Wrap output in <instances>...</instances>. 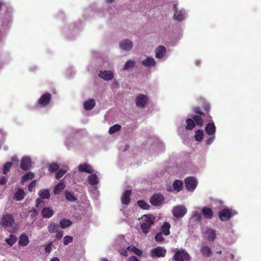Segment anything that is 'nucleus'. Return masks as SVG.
I'll list each match as a JSON object with an SVG mask.
<instances>
[{
	"label": "nucleus",
	"instance_id": "1",
	"mask_svg": "<svg viewBox=\"0 0 261 261\" xmlns=\"http://www.w3.org/2000/svg\"><path fill=\"white\" fill-rule=\"evenodd\" d=\"M142 219L143 222L140 225L141 229L143 233L147 234L151 227L154 225L155 218L153 215H145Z\"/></svg>",
	"mask_w": 261,
	"mask_h": 261
},
{
	"label": "nucleus",
	"instance_id": "2",
	"mask_svg": "<svg viewBox=\"0 0 261 261\" xmlns=\"http://www.w3.org/2000/svg\"><path fill=\"white\" fill-rule=\"evenodd\" d=\"M237 214V212L234 210L227 207L220 211L218 213V216L222 221H228L232 216Z\"/></svg>",
	"mask_w": 261,
	"mask_h": 261
},
{
	"label": "nucleus",
	"instance_id": "3",
	"mask_svg": "<svg viewBox=\"0 0 261 261\" xmlns=\"http://www.w3.org/2000/svg\"><path fill=\"white\" fill-rule=\"evenodd\" d=\"M15 223L13 216L11 214L7 213L3 215L1 219L2 225L6 229L11 227Z\"/></svg>",
	"mask_w": 261,
	"mask_h": 261
},
{
	"label": "nucleus",
	"instance_id": "4",
	"mask_svg": "<svg viewBox=\"0 0 261 261\" xmlns=\"http://www.w3.org/2000/svg\"><path fill=\"white\" fill-rule=\"evenodd\" d=\"M190 257L188 252L183 249L175 252L173 259L175 261H189Z\"/></svg>",
	"mask_w": 261,
	"mask_h": 261
},
{
	"label": "nucleus",
	"instance_id": "5",
	"mask_svg": "<svg viewBox=\"0 0 261 261\" xmlns=\"http://www.w3.org/2000/svg\"><path fill=\"white\" fill-rule=\"evenodd\" d=\"M187 212V210L185 206L179 205L173 207L172 210L173 215L176 218L183 217Z\"/></svg>",
	"mask_w": 261,
	"mask_h": 261
},
{
	"label": "nucleus",
	"instance_id": "6",
	"mask_svg": "<svg viewBox=\"0 0 261 261\" xmlns=\"http://www.w3.org/2000/svg\"><path fill=\"white\" fill-rule=\"evenodd\" d=\"M166 249L161 246H158L150 251V256L152 257H165L166 254Z\"/></svg>",
	"mask_w": 261,
	"mask_h": 261
},
{
	"label": "nucleus",
	"instance_id": "7",
	"mask_svg": "<svg viewBox=\"0 0 261 261\" xmlns=\"http://www.w3.org/2000/svg\"><path fill=\"white\" fill-rule=\"evenodd\" d=\"M185 182L186 189L191 192L195 190L197 185L196 178L193 177L186 178L185 180Z\"/></svg>",
	"mask_w": 261,
	"mask_h": 261
},
{
	"label": "nucleus",
	"instance_id": "8",
	"mask_svg": "<svg viewBox=\"0 0 261 261\" xmlns=\"http://www.w3.org/2000/svg\"><path fill=\"white\" fill-rule=\"evenodd\" d=\"M51 99V95L49 93H45L42 95L38 99V102L42 107L47 106Z\"/></svg>",
	"mask_w": 261,
	"mask_h": 261
},
{
	"label": "nucleus",
	"instance_id": "9",
	"mask_svg": "<svg viewBox=\"0 0 261 261\" xmlns=\"http://www.w3.org/2000/svg\"><path fill=\"white\" fill-rule=\"evenodd\" d=\"M164 200V196L160 194H153L150 198V202L152 205H160Z\"/></svg>",
	"mask_w": 261,
	"mask_h": 261
},
{
	"label": "nucleus",
	"instance_id": "10",
	"mask_svg": "<svg viewBox=\"0 0 261 261\" xmlns=\"http://www.w3.org/2000/svg\"><path fill=\"white\" fill-rule=\"evenodd\" d=\"M147 103V97L144 94H139L136 98V105L137 107L144 108Z\"/></svg>",
	"mask_w": 261,
	"mask_h": 261
},
{
	"label": "nucleus",
	"instance_id": "11",
	"mask_svg": "<svg viewBox=\"0 0 261 261\" xmlns=\"http://www.w3.org/2000/svg\"><path fill=\"white\" fill-rule=\"evenodd\" d=\"M31 167V160L29 157H23L21 161L20 168L24 171L30 169Z\"/></svg>",
	"mask_w": 261,
	"mask_h": 261
},
{
	"label": "nucleus",
	"instance_id": "12",
	"mask_svg": "<svg viewBox=\"0 0 261 261\" xmlns=\"http://www.w3.org/2000/svg\"><path fill=\"white\" fill-rule=\"evenodd\" d=\"M98 75L105 81H110L114 77V73L111 70L100 71Z\"/></svg>",
	"mask_w": 261,
	"mask_h": 261
},
{
	"label": "nucleus",
	"instance_id": "13",
	"mask_svg": "<svg viewBox=\"0 0 261 261\" xmlns=\"http://www.w3.org/2000/svg\"><path fill=\"white\" fill-rule=\"evenodd\" d=\"M119 46L122 49L128 51L133 47V42L128 39H125L120 42Z\"/></svg>",
	"mask_w": 261,
	"mask_h": 261
},
{
	"label": "nucleus",
	"instance_id": "14",
	"mask_svg": "<svg viewBox=\"0 0 261 261\" xmlns=\"http://www.w3.org/2000/svg\"><path fill=\"white\" fill-rule=\"evenodd\" d=\"M78 169L82 172H86L90 174H92L93 172L92 166L87 163L80 164L78 166Z\"/></svg>",
	"mask_w": 261,
	"mask_h": 261
},
{
	"label": "nucleus",
	"instance_id": "15",
	"mask_svg": "<svg viewBox=\"0 0 261 261\" xmlns=\"http://www.w3.org/2000/svg\"><path fill=\"white\" fill-rule=\"evenodd\" d=\"M132 195V191L131 190H126L123 193L121 197V201L122 204L127 205L128 204L130 201V196Z\"/></svg>",
	"mask_w": 261,
	"mask_h": 261
},
{
	"label": "nucleus",
	"instance_id": "16",
	"mask_svg": "<svg viewBox=\"0 0 261 261\" xmlns=\"http://www.w3.org/2000/svg\"><path fill=\"white\" fill-rule=\"evenodd\" d=\"M201 212L204 218L207 220H211L212 219L214 213L211 208L204 206L202 208Z\"/></svg>",
	"mask_w": 261,
	"mask_h": 261
},
{
	"label": "nucleus",
	"instance_id": "17",
	"mask_svg": "<svg viewBox=\"0 0 261 261\" xmlns=\"http://www.w3.org/2000/svg\"><path fill=\"white\" fill-rule=\"evenodd\" d=\"M54 214V211L49 207H43L41 211L42 216L44 218H49Z\"/></svg>",
	"mask_w": 261,
	"mask_h": 261
},
{
	"label": "nucleus",
	"instance_id": "18",
	"mask_svg": "<svg viewBox=\"0 0 261 261\" xmlns=\"http://www.w3.org/2000/svg\"><path fill=\"white\" fill-rule=\"evenodd\" d=\"M206 133L212 136L214 135L216 132V126L213 122L208 123L205 128Z\"/></svg>",
	"mask_w": 261,
	"mask_h": 261
},
{
	"label": "nucleus",
	"instance_id": "19",
	"mask_svg": "<svg viewBox=\"0 0 261 261\" xmlns=\"http://www.w3.org/2000/svg\"><path fill=\"white\" fill-rule=\"evenodd\" d=\"M166 53V48L163 45L158 46L155 49L156 58H163Z\"/></svg>",
	"mask_w": 261,
	"mask_h": 261
},
{
	"label": "nucleus",
	"instance_id": "20",
	"mask_svg": "<svg viewBox=\"0 0 261 261\" xmlns=\"http://www.w3.org/2000/svg\"><path fill=\"white\" fill-rule=\"evenodd\" d=\"M96 103L94 99L91 98L86 101L84 103V108L87 111L91 110L95 106Z\"/></svg>",
	"mask_w": 261,
	"mask_h": 261
},
{
	"label": "nucleus",
	"instance_id": "21",
	"mask_svg": "<svg viewBox=\"0 0 261 261\" xmlns=\"http://www.w3.org/2000/svg\"><path fill=\"white\" fill-rule=\"evenodd\" d=\"M173 8L175 11V13L174 15V18L178 21H181L184 19V13L182 11H177V4H174Z\"/></svg>",
	"mask_w": 261,
	"mask_h": 261
},
{
	"label": "nucleus",
	"instance_id": "22",
	"mask_svg": "<svg viewBox=\"0 0 261 261\" xmlns=\"http://www.w3.org/2000/svg\"><path fill=\"white\" fill-rule=\"evenodd\" d=\"M29 239L28 237L24 233L21 234L18 241L19 245L22 246H26L29 244Z\"/></svg>",
	"mask_w": 261,
	"mask_h": 261
},
{
	"label": "nucleus",
	"instance_id": "23",
	"mask_svg": "<svg viewBox=\"0 0 261 261\" xmlns=\"http://www.w3.org/2000/svg\"><path fill=\"white\" fill-rule=\"evenodd\" d=\"M142 64L146 67L154 66L155 65V61L153 58L148 57L146 59L142 61Z\"/></svg>",
	"mask_w": 261,
	"mask_h": 261
},
{
	"label": "nucleus",
	"instance_id": "24",
	"mask_svg": "<svg viewBox=\"0 0 261 261\" xmlns=\"http://www.w3.org/2000/svg\"><path fill=\"white\" fill-rule=\"evenodd\" d=\"M173 187L177 192H180L183 188V182L180 180H175L173 183Z\"/></svg>",
	"mask_w": 261,
	"mask_h": 261
},
{
	"label": "nucleus",
	"instance_id": "25",
	"mask_svg": "<svg viewBox=\"0 0 261 261\" xmlns=\"http://www.w3.org/2000/svg\"><path fill=\"white\" fill-rule=\"evenodd\" d=\"M170 224L169 223L165 222L164 223L163 225L161 227L162 232L164 233L165 236H168L170 234Z\"/></svg>",
	"mask_w": 261,
	"mask_h": 261
},
{
	"label": "nucleus",
	"instance_id": "26",
	"mask_svg": "<svg viewBox=\"0 0 261 261\" xmlns=\"http://www.w3.org/2000/svg\"><path fill=\"white\" fill-rule=\"evenodd\" d=\"M59 225L56 223H50L47 227L48 231L50 233H55L59 230Z\"/></svg>",
	"mask_w": 261,
	"mask_h": 261
},
{
	"label": "nucleus",
	"instance_id": "27",
	"mask_svg": "<svg viewBox=\"0 0 261 261\" xmlns=\"http://www.w3.org/2000/svg\"><path fill=\"white\" fill-rule=\"evenodd\" d=\"M88 182L91 185H96L98 184V178L95 174H92L88 176Z\"/></svg>",
	"mask_w": 261,
	"mask_h": 261
},
{
	"label": "nucleus",
	"instance_id": "28",
	"mask_svg": "<svg viewBox=\"0 0 261 261\" xmlns=\"http://www.w3.org/2000/svg\"><path fill=\"white\" fill-rule=\"evenodd\" d=\"M35 177V175L33 173L31 172H29L25 173L22 177H21V183L23 184L24 182L27 180H31L33 179Z\"/></svg>",
	"mask_w": 261,
	"mask_h": 261
},
{
	"label": "nucleus",
	"instance_id": "29",
	"mask_svg": "<svg viewBox=\"0 0 261 261\" xmlns=\"http://www.w3.org/2000/svg\"><path fill=\"white\" fill-rule=\"evenodd\" d=\"M208 240L210 241H214L216 237V231L212 229H207L206 231Z\"/></svg>",
	"mask_w": 261,
	"mask_h": 261
},
{
	"label": "nucleus",
	"instance_id": "30",
	"mask_svg": "<svg viewBox=\"0 0 261 261\" xmlns=\"http://www.w3.org/2000/svg\"><path fill=\"white\" fill-rule=\"evenodd\" d=\"M127 250L128 251H131L133 252L138 256H140L142 255V251L141 250L137 248L136 247L134 246L133 245L128 246L127 247Z\"/></svg>",
	"mask_w": 261,
	"mask_h": 261
},
{
	"label": "nucleus",
	"instance_id": "31",
	"mask_svg": "<svg viewBox=\"0 0 261 261\" xmlns=\"http://www.w3.org/2000/svg\"><path fill=\"white\" fill-rule=\"evenodd\" d=\"M186 129L187 130H192L194 127H195L196 124L193 120L188 118L186 121Z\"/></svg>",
	"mask_w": 261,
	"mask_h": 261
},
{
	"label": "nucleus",
	"instance_id": "32",
	"mask_svg": "<svg viewBox=\"0 0 261 261\" xmlns=\"http://www.w3.org/2000/svg\"><path fill=\"white\" fill-rule=\"evenodd\" d=\"M64 188L65 185L63 182L58 183L54 188V194L55 195L59 194Z\"/></svg>",
	"mask_w": 261,
	"mask_h": 261
},
{
	"label": "nucleus",
	"instance_id": "33",
	"mask_svg": "<svg viewBox=\"0 0 261 261\" xmlns=\"http://www.w3.org/2000/svg\"><path fill=\"white\" fill-rule=\"evenodd\" d=\"M39 196L42 199H48L50 197V193L48 190L45 189L39 192Z\"/></svg>",
	"mask_w": 261,
	"mask_h": 261
},
{
	"label": "nucleus",
	"instance_id": "34",
	"mask_svg": "<svg viewBox=\"0 0 261 261\" xmlns=\"http://www.w3.org/2000/svg\"><path fill=\"white\" fill-rule=\"evenodd\" d=\"M71 224V221L66 219H63L60 221V225L62 228H67L70 226Z\"/></svg>",
	"mask_w": 261,
	"mask_h": 261
},
{
	"label": "nucleus",
	"instance_id": "35",
	"mask_svg": "<svg viewBox=\"0 0 261 261\" xmlns=\"http://www.w3.org/2000/svg\"><path fill=\"white\" fill-rule=\"evenodd\" d=\"M200 251L203 255L207 257L210 256L212 254L211 249L207 246L201 247Z\"/></svg>",
	"mask_w": 261,
	"mask_h": 261
},
{
	"label": "nucleus",
	"instance_id": "36",
	"mask_svg": "<svg viewBox=\"0 0 261 261\" xmlns=\"http://www.w3.org/2000/svg\"><path fill=\"white\" fill-rule=\"evenodd\" d=\"M25 193L24 191L21 189H19L15 194V199L20 201L24 198Z\"/></svg>",
	"mask_w": 261,
	"mask_h": 261
},
{
	"label": "nucleus",
	"instance_id": "37",
	"mask_svg": "<svg viewBox=\"0 0 261 261\" xmlns=\"http://www.w3.org/2000/svg\"><path fill=\"white\" fill-rule=\"evenodd\" d=\"M193 119L195 124L196 123L198 126H202L203 125V120L201 115H194Z\"/></svg>",
	"mask_w": 261,
	"mask_h": 261
},
{
	"label": "nucleus",
	"instance_id": "38",
	"mask_svg": "<svg viewBox=\"0 0 261 261\" xmlns=\"http://www.w3.org/2000/svg\"><path fill=\"white\" fill-rule=\"evenodd\" d=\"M9 237L10 238L9 239H7L6 241L8 245L12 246L16 242L17 237L14 234H10Z\"/></svg>",
	"mask_w": 261,
	"mask_h": 261
},
{
	"label": "nucleus",
	"instance_id": "39",
	"mask_svg": "<svg viewBox=\"0 0 261 261\" xmlns=\"http://www.w3.org/2000/svg\"><path fill=\"white\" fill-rule=\"evenodd\" d=\"M203 136V133L202 130L199 129L195 131L194 138L196 141L198 142L200 141L202 139Z\"/></svg>",
	"mask_w": 261,
	"mask_h": 261
},
{
	"label": "nucleus",
	"instance_id": "40",
	"mask_svg": "<svg viewBox=\"0 0 261 261\" xmlns=\"http://www.w3.org/2000/svg\"><path fill=\"white\" fill-rule=\"evenodd\" d=\"M65 198L69 201L74 202L77 200V198L75 197L73 194L70 192H65Z\"/></svg>",
	"mask_w": 261,
	"mask_h": 261
},
{
	"label": "nucleus",
	"instance_id": "41",
	"mask_svg": "<svg viewBox=\"0 0 261 261\" xmlns=\"http://www.w3.org/2000/svg\"><path fill=\"white\" fill-rule=\"evenodd\" d=\"M138 205L144 210H149L150 207V205L145 202L144 200H139L137 202Z\"/></svg>",
	"mask_w": 261,
	"mask_h": 261
},
{
	"label": "nucleus",
	"instance_id": "42",
	"mask_svg": "<svg viewBox=\"0 0 261 261\" xmlns=\"http://www.w3.org/2000/svg\"><path fill=\"white\" fill-rule=\"evenodd\" d=\"M59 169V166L56 163H53L49 165L48 171L50 172H55L58 171Z\"/></svg>",
	"mask_w": 261,
	"mask_h": 261
},
{
	"label": "nucleus",
	"instance_id": "43",
	"mask_svg": "<svg viewBox=\"0 0 261 261\" xmlns=\"http://www.w3.org/2000/svg\"><path fill=\"white\" fill-rule=\"evenodd\" d=\"M121 128V127L119 124H115L109 128V133L110 134H113L120 130Z\"/></svg>",
	"mask_w": 261,
	"mask_h": 261
},
{
	"label": "nucleus",
	"instance_id": "44",
	"mask_svg": "<svg viewBox=\"0 0 261 261\" xmlns=\"http://www.w3.org/2000/svg\"><path fill=\"white\" fill-rule=\"evenodd\" d=\"M12 166V163L11 162H7L4 166L3 173L4 174H6L10 170L11 167Z\"/></svg>",
	"mask_w": 261,
	"mask_h": 261
},
{
	"label": "nucleus",
	"instance_id": "45",
	"mask_svg": "<svg viewBox=\"0 0 261 261\" xmlns=\"http://www.w3.org/2000/svg\"><path fill=\"white\" fill-rule=\"evenodd\" d=\"M135 66V62L134 61L128 60L125 64L124 70H128Z\"/></svg>",
	"mask_w": 261,
	"mask_h": 261
},
{
	"label": "nucleus",
	"instance_id": "46",
	"mask_svg": "<svg viewBox=\"0 0 261 261\" xmlns=\"http://www.w3.org/2000/svg\"><path fill=\"white\" fill-rule=\"evenodd\" d=\"M203 107H204V108L205 109V111H206V114H205V116L207 118V119L208 121H211V116L209 115L208 113H209V111L210 110V106L208 103H204L203 104Z\"/></svg>",
	"mask_w": 261,
	"mask_h": 261
},
{
	"label": "nucleus",
	"instance_id": "47",
	"mask_svg": "<svg viewBox=\"0 0 261 261\" xmlns=\"http://www.w3.org/2000/svg\"><path fill=\"white\" fill-rule=\"evenodd\" d=\"M66 170H63V169L58 170L55 175L56 178L58 179H59L60 178H61V177H62L63 176V175L66 173Z\"/></svg>",
	"mask_w": 261,
	"mask_h": 261
},
{
	"label": "nucleus",
	"instance_id": "48",
	"mask_svg": "<svg viewBox=\"0 0 261 261\" xmlns=\"http://www.w3.org/2000/svg\"><path fill=\"white\" fill-rule=\"evenodd\" d=\"M154 239H155V241L158 242H163L164 240V239L163 237V233L162 232H158L154 237Z\"/></svg>",
	"mask_w": 261,
	"mask_h": 261
},
{
	"label": "nucleus",
	"instance_id": "49",
	"mask_svg": "<svg viewBox=\"0 0 261 261\" xmlns=\"http://www.w3.org/2000/svg\"><path fill=\"white\" fill-rule=\"evenodd\" d=\"M73 241V238L71 236H66L64 238V240H63V244L65 245H68V244L71 243Z\"/></svg>",
	"mask_w": 261,
	"mask_h": 261
},
{
	"label": "nucleus",
	"instance_id": "50",
	"mask_svg": "<svg viewBox=\"0 0 261 261\" xmlns=\"http://www.w3.org/2000/svg\"><path fill=\"white\" fill-rule=\"evenodd\" d=\"M193 111L195 113L198 114L200 115L203 116V117L206 116L205 114H204L203 112H202L200 108L198 107H195L194 108Z\"/></svg>",
	"mask_w": 261,
	"mask_h": 261
},
{
	"label": "nucleus",
	"instance_id": "51",
	"mask_svg": "<svg viewBox=\"0 0 261 261\" xmlns=\"http://www.w3.org/2000/svg\"><path fill=\"white\" fill-rule=\"evenodd\" d=\"M30 216L33 218H35L36 216L38 215V211L35 208H33L32 210L29 211Z\"/></svg>",
	"mask_w": 261,
	"mask_h": 261
},
{
	"label": "nucleus",
	"instance_id": "52",
	"mask_svg": "<svg viewBox=\"0 0 261 261\" xmlns=\"http://www.w3.org/2000/svg\"><path fill=\"white\" fill-rule=\"evenodd\" d=\"M36 186V180H34L31 182V183L28 186V189L30 192H32L33 189Z\"/></svg>",
	"mask_w": 261,
	"mask_h": 261
},
{
	"label": "nucleus",
	"instance_id": "53",
	"mask_svg": "<svg viewBox=\"0 0 261 261\" xmlns=\"http://www.w3.org/2000/svg\"><path fill=\"white\" fill-rule=\"evenodd\" d=\"M53 246V243L51 242L48 244L45 248V251L46 253H49L50 252L51 250V247Z\"/></svg>",
	"mask_w": 261,
	"mask_h": 261
},
{
	"label": "nucleus",
	"instance_id": "54",
	"mask_svg": "<svg viewBox=\"0 0 261 261\" xmlns=\"http://www.w3.org/2000/svg\"><path fill=\"white\" fill-rule=\"evenodd\" d=\"M215 137L213 136V135L208 139L206 140L205 144L206 145H210L211 144L213 141H214Z\"/></svg>",
	"mask_w": 261,
	"mask_h": 261
},
{
	"label": "nucleus",
	"instance_id": "55",
	"mask_svg": "<svg viewBox=\"0 0 261 261\" xmlns=\"http://www.w3.org/2000/svg\"><path fill=\"white\" fill-rule=\"evenodd\" d=\"M56 238L58 240H60L63 237V232L62 231H58V232H56Z\"/></svg>",
	"mask_w": 261,
	"mask_h": 261
},
{
	"label": "nucleus",
	"instance_id": "56",
	"mask_svg": "<svg viewBox=\"0 0 261 261\" xmlns=\"http://www.w3.org/2000/svg\"><path fill=\"white\" fill-rule=\"evenodd\" d=\"M119 252L121 254L123 255L124 256H126L127 255V252L126 250L121 249L119 250Z\"/></svg>",
	"mask_w": 261,
	"mask_h": 261
},
{
	"label": "nucleus",
	"instance_id": "57",
	"mask_svg": "<svg viewBox=\"0 0 261 261\" xmlns=\"http://www.w3.org/2000/svg\"><path fill=\"white\" fill-rule=\"evenodd\" d=\"M42 202V199L40 198H38L36 200V207H38L39 204Z\"/></svg>",
	"mask_w": 261,
	"mask_h": 261
},
{
	"label": "nucleus",
	"instance_id": "58",
	"mask_svg": "<svg viewBox=\"0 0 261 261\" xmlns=\"http://www.w3.org/2000/svg\"><path fill=\"white\" fill-rule=\"evenodd\" d=\"M128 261H139V260L137 258V257L132 256L128 258Z\"/></svg>",
	"mask_w": 261,
	"mask_h": 261
},
{
	"label": "nucleus",
	"instance_id": "59",
	"mask_svg": "<svg viewBox=\"0 0 261 261\" xmlns=\"http://www.w3.org/2000/svg\"><path fill=\"white\" fill-rule=\"evenodd\" d=\"M6 183V179L5 177H2L0 178V184L4 185Z\"/></svg>",
	"mask_w": 261,
	"mask_h": 261
},
{
	"label": "nucleus",
	"instance_id": "60",
	"mask_svg": "<svg viewBox=\"0 0 261 261\" xmlns=\"http://www.w3.org/2000/svg\"><path fill=\"white\" fill-rule=\"evenodd\" d=\"M194 216L197 217L199 219H200L201 218V214L195 212Z\"/></svg>",
	"mask_w": 261,
	"mask_h": 261
},
{
	"label": "nucleus",
	"instance_id": "61",
	"mask_svg": "<svg viewBox=\"0 0 261 261\" xmlns=\"http://www.w3.org/2000/svg\"><path fill=\"white\" fill-rule=\"evenodd\" d=\"M50 261H60L59 259L57 257H54Z\"/></svg>",
	"mask_w": 261,
	"mask_h": 261
},
{
	"label": "nucleus",
	"instance_id": "62",
	"mask_svg": "<svg viewBox=\"0 0 261 261\" xmlns=\"http://www.w3.org/2000/svg\"><path fill=\"white\" fill-rule=\"evenodd\" d=\"M114 0H106V1L108 3H112L114 2Z\"/></svg>",
	"mask_w": 261,
	"mask_h": 261
},
{
	"label": "nucleus",
	"instance_id": "63",
	"mask_svg": "<svg viewBox=\"0 0 261 261\" xmlns=\"http://www.w3.org/2000/svg\"><path fill=\"white\" fill-rule=\"evenodd\" d=\"M3 6V3L0 2V10L2 9Z\"/></svg>",
	"mask_w": 261,
	"mask_h": 261
},
{
	"label": "nucleus",
	"instance_id": "64",
	"mask_svg": "<svg viewBox=\"0 0 261 261\" xmlns=\"http://www.w3.org/2000/svg\"><path fill=\"white\" fill-rule=\"evenodd\" d=\"M101 261H109L107 258H104L101 259Z\"/></svg>",
	"mask_w": 261,
	"mask_h": 261
}]
</instances>
